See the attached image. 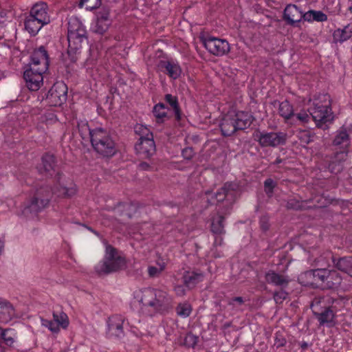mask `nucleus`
Instances as JSON below:
<instances>
[{
    "instance_id": "nucleus-14",
    "label": "nucleus",
    "mask_w": 352,
    "mask_h": 352,
    "mask_svg": "<svg viewBox=\"0 0 352 352\" xmlns=\"http://www.w3.org/2000/svg\"><path fill=\"white\" fill-rule=\"evenodd\" d=\"M124 316L118 314L112 315L108 318L107 334L109 338H121L124 336Z\"/></svg>"
},
{
    "instance_id": "nucleus-46",
    "label": "nucleus",
    "mask_w": 352,
    "mask_h": 352,
    "mask_svg": "<svg viewBox=\"0 0 352 352\" xmlns=\"http://www.w3.org/2000/svg\"><path fill=\"white\" fill-rule=\"evenodd\" d=\"M298 138L300 140L301 145L306 146L313 141V135L309 131H300L298 133Z\"/></svg>"
},
{
    "instance_id": "nucleus-50",
    "label": "nucleus",
    "mask_w": 352,
    "mask_h": 352,
    "mask_svg": "<svg viewBox=\"0 0 352 352\" xmlns=\"http://www.w3.org/2000/svg\"><path fill=\"white\" fill-rule=\"evenodd\" d=\"M288 293L281 289L274 293V299L276 303H282L287 298Z\"/></svg>"
},
{
    "instance_id": "nucleus-27",
    "label": "nucleus",
    "mask_w": 352,
    "mask_h": 352,
    "mask_svg": "<svg viewBox=\"0 0 352 352\" xmlns=\"http://www.w3.org/2000/svg\"><path fill=\"white\" fill-rule=\"evenodd\" d=\"M236 188V184L227 182L214 193V197L218 202L228 200L230 197L232 199L235 196Z\"/></svg>"
},
{
    "instance_id": "nucleus-45",
    "label": "nucleus",
    "mask_w": 352,
    "mask_h": 352,
    "mask_svg": "<svg viewBox=\"0 0 352 352\" xmlns=\"http://www.w3.org/2000/svg\"><path fill=\"white\" fill-rule=\"evenodd\" d=\"M100 4L101 0H80L78 6L80 8L85 6L87 10H92L98 8Z\"/></svg>"
},
{
    "instance_id": "nucleus-30",
    "label": "nucleus",
    "mask_w": 352,
    "mask_h": 352,
    "mask_svg": "<svg viewBox=\"0 0 352 352\" xmlns=\"http://www.w3.org/2000/svg\"><path fill=\"white\" fill-rule=\"evenodd\" d=\"M138 206L131 202L119 204L116 208V211L119 213L120 216H126L131 218L132 216L137 212Z\"/></svg>"
},
{
    "instance_id": "nucleus-13",
    "label": "nucleus",
    "mask_w": 352,
    "mask_h": 352,
    "mask_svg": "<svg viewBox=\"0 0 352 352\" xmlns=\"http://www.w3.org/2000/svg\"><path fill=\"white\" fill-rule=\"evenodd\" d=\"M46 71L27 68L23 72L26 87L32 91H38L43 84V74Z\"/></svg>"
},
{
    "instance_id": "nucleus-7",
    "label": "nucleus",
    "mask_w": 352,
    "mask_h": 352,
    "mask_svg": "<svg viewBox=\"0 0 352 352\" xmlns=\"http://www.w3.org/2000/svg\"><path fill=\"white\" fill-rule=\"evenodd\" d=\"M313 106L309 107V115L318 125V123H325L331 119V109L330 96L318 94L313 99Z\"/></svg>"
},
{
    "instance_id": "nucleus-20",
    "label": "nucleus",
    "mask_w": 352,
    "mask_h": 352,
    "mask_svg": "<svg viewBox=\"0 0 352 352\" xmlns=\"http://www.w3.org/2000/svg\"><path fill=\"white\" fill-rule=\"evenodd\" d=\"M314 316L318 320L320 326L332 327L336 323V314L330 307H326L321 310H316Z\"/></svg>"
},
{
    "instance_id": "nucleus-26",
    "label": "nucleus",
    "mask_w": 352,
    "mask_h": 352,
    "mask_svg": "<svg viewBox=\"0 0 352 352\" xmlns=\"http://www.w3.org/2000/svg\"><path fill=\"white\" fill-rule=\"evenodd\" d=\"M15 309L7 300L0 298V322L7 323L15 317Z\"/></svg>"
},
{
    "instance_id": "nucleus-12",
    "label": "nucleus",
    "mask_w": 352,
    "mask_h": 352,
    "mask_svg": "<svg viewBox=\"0 0 352 352\" xmlns=\"http://www.w3.org/2000/svg\"><path fill=\"white\" fill-rule=\"evenodd\" d=\"M203 43L206 50L214 56H223L230 52V45L225 39L210 36L205 38Z\"/></svg>"
},
{
    "instance_id": "nucleus-29",
    "label": "nucleus",
    "mask_w": 352,
    "mask_h": 352,
    "mask_svg": "<svg viewBox=\"0 0 352 352\" xmlns=\"http://www.w3.org/2000/svg\"><path fill=\"white\" fill-rule=\"evenodd\" d=\"M204 278L202 273L195 272H186L183 276V283L188 288L194 287L197 283L201 282Z\"/></svg>"
},
{
    "instance_id": "nucleus-37",
    "label": "nucleus",
    "mask_w": 352,
    "mask_h": 352,
    "mask_svg": "<svg viewBox=\"0 0 352 352\" xmlns=\"http://www.w3.org/2000/svg\"><path fill=\"white\" fill-rule=\"evenodd\" d=\"M78 129L80 135L83 140H89L93 138L94 132L96 131V128L91 129L88 123L85 121H80L78 123Z\"/></svg>"
},
{
    "instance_id": "nucleus-23",
    "label": "nucleus",
    "mask_w": 352,
    "mask_h": 352,
    "mask_svg": "<svg viewBox=\"0 0 352 352\" xmlns=\"http://www.w3.org/2000/svg\"><path fill=\"white\" fill-rule=\"evenodd\" d=\"M265 278L267 283L279 287L281 289L286 288L290 281L289 276L276 273L273 270L267 272Z\"/></svg>"
},
{
    "instance_id": "nucleus-5",
    "label": "nucleus",
    "mask_w": 352,
    "mask_h": 352,
    "mask_svg": "<svg viewBox=\"0 0 352 352\" xmlns=\"http://www.w3.org/2000/svg\"><path fill=\"white\" fill-rule=\"evenodd\" d=\"M91 144L94 151L104 157H111L117 153L116 142L108 131L96 128Z\"/></svg>"
},
{
    "instance_id": "nucleus-34",
    "label": "nucleus",
    "mask_w": 352,
    "mask_h": 352,
    "mask_svg": "<svg viewBox=\"0 0 352 352\" xmlns=\"http://www.w3.org/2000/svg\"><path fill=\"white\" fill-rule=\"evenodd\" d=\"M333 143V145L340 146L344 149H346L350 145L349 135L345 129L342 128L337 132Z\"/></svg>"
},
{
    "instance_id": "nucleus-42",
    "label": "nucleus",
    "mask_w": 352,
    "mask_h": 352,
    "mask_svg": "<svg viewBox=\"0 0 352 352\" xmlns=\"http://www.w3.org/2000/svg\"><path fill=\"white\" fill-rule=\"evenodd\" d=\"M53 318L58 324L59 327L66 329L69 325V318L67 314L64 312L53 313Z\"/></svg>"
},
{
    "instance_id": "nucleus-44",
    "label": "nucleus",
    "mask_w": 352,
    "mask_h": 352,
    "mask_svg": "<svg viewBox=\"0 0 352 352\" xmlns=\"http://www.w3.org/2000/svg\"><path fill=\"white\" fill-rule=\"evenodd\" d=\"M311 199L312 201L308 204L311 206V208H324L329 204V201L322 196H316Z\"/></svg>"
},
{
    "instance_id": "nucleus-64",
    "label": "nucleus",
    "mask_w": 352,
    "mask_h": 352,
    "mask_svg": "<svg viewBox=\"0 0 352 352\" xmlns=\"http://www.w3.org/2000/svg\"><path fill=\"white\" fill-rule=\"evenodd\" d=\"M221 235H218L216 236L214 240V244L221 245L223 241V239L221 236Z\"/></svg>"
},
{
    "instance_id": "nucleus-60",
    "label": "nucleus",
    "mask_w": 352,
    "mask_h": 352,
    "mask_svg": "<svg viewBox=\"0 0 352 352\" xmlns=\"http://www.w3.org/2000/svg\"><path fill=\"white\" fill-rule=\"evenodd\" d=\"M302 20L308 22H312V10L305 13L302 11Z\"/></svg>"
},
{
    "instance_id": "nucleus-18",
    "label": "nucleus",
    "mask_w": 352,
    "mask_h": 352,
    "mask_svg": "<svg viewBox=\"0 0 352 352\" xmlns=\"http://www.w3.org/2000/svg\"><path fill=\"white\" fill-rule=\"evenodd\" d=\"M31 18L37 19L47 25L50 22V16L49 14V8L46 3L40 1L35 3L31 8L30 14Z\"/></svg>"
},
{
    "instance_id": "nucleus-22",
    "label": "nucleus",
    "mask_w": 352,
    "mask_h": 352,
    "mask_svg": "<svg viewBox=\"0 0 352 352\" xmlns=\"http://www.w3.org/2000/svg\"><path fill=\"white\" fill-rule=\"evenodd\" d=\"M55 157L51 154H45L41 159V164L37 167L38 172L46 176H52L56 171Z\"/></svg>"
},
{
    "instance_id": "nucleus-53",
    "label": "nucleus",
    "mask_w": 352,
    "mask_h": 352,
    "mask_svg": "<svg viewBox=\"0 0 352 352\" xmlns=\"http://www.w3.org/2000/svg\"><path fill=\"white\" fill-rule=\"evenodd\" d=\"M41 120L46 124L52 123L56 121V117L53 113H47L41 116Z\"/></svg>"
},
{
    "instance_id": "nucleus-3",
    "label": "nucleus",
    "mask_w": 352,
    "mask_h": 352,
    "mask_svg": "<svg viewBox=\"0 0 352 352\" xmlns=\"http://www.w3.org/2000/svg\"><path fill=\"white\" fill-rule=\"evenodd\" d=\"M126 267V260L124 254L112 245H107L104 258L95 266V271L102 276L124 270Z\"/></svg>"
},
{
    "instance_id": "nucleus-38",
    "label": "nucleus",
    "mask_w": 352,
    "mask_h": 352,
    "mask_svg": "<svg viewBox=\"0 0 352 352\" xmlns=\"http://www.w3.org/2000/svg\"><path fill=\"white\" fill-rule=\"evenodd\" d=\"M166 107L163 103L155 104L153 109V113L157 122H163L164 118H167Z\"/></svg>"
},
{
    "instance_id": "nucleus-35",
    "label": "nucleus",
    "mask_w": 352,
    "mask_h": 352,
    "mask_svg": "<svg viewBox=\"0 0 352 352\" xmlns=\"http://www.w3.org/2000/svg\"><path fill=\"white\" fill-rule=\"evenodd\" d=\"M24 23L25 30L32 35H36L41 28L45 25L38 21L37 19L31 18L30 15L26 17Z\"/></svg>"
},
{
    "instance_id": "nucleus-28",
    "label": "nucleus",
    "mask_w": 352,
    "mask_h": 352,
    "mask_svg": "<svg viewBox=\"0 0 352 352\" xmlns=\"http://www.w3.org/2000/svg\"><path fill=\"white\" fill-rule=\"evenodd\" d=\"M352 36V23H349L344 28H338L333 33V41L334 43H343Z\"/></svg>"
},
{
    "instance_id": "nucleus-25",
    "label": "nucleus",
    "mask_w": 352,
    "mask_h": 352,
    "mask_svg": "<svg viewBox=\"0 0 352 352\" xmlns=\"http://www.w3.org/2000/svg\"><path fill=\"white\" fill-rule=\"evenodd\" d=\"M324 282L323 286L329 288L333 289L338 287L341 282L342 277L339 272L336 270H329L323 268Z\"/></svg>"
},
{
    "instance_id": "nucleus-48",
    "label": "nucleus",
    "mask_w": 352,
    "mask_h": 352,
    "mask_svg": "<svg viewBox=\"0 0 352 352\" xmlns=\"http://www.w3.org/2000/svg\"><path fill=\"white\" fill-rule=\"evenodd\" d=\"M276 182L271 178L267 179L264 182L265 191L268 195H271L273 193L274 189L276 187Z\"/></svg>"
},
{
    "instance_id": "nucleus-2",
    "label": "nucleus",
    "mask_w": 352,
    "mask_h": 352,
    "mask_svg": "<svg viewBox=\"0 0 352 352\" xmlns=\"http://www.w3.org/2000/svg\"><path fill=\"white\" fill-rule=\"evenodd\" d=\"M67 24V55L70 63H74L78 60L82 43L87 41V32L82 22L76 16H71Z\"/></svg>"
},
{
    "instance_id": "nucleus-10",
    "label": "nucleus",
    "mask_w": 352,
    "mask_h": 352,
    "mask_svg": "<svg viewBox=\"0 0 352 352\" xmlns=\"http://www.w3.org/2000/svg\"><path fill=\"white\" fill-rule=\"evenodd\" d=\"M67 97V87L63 81L55 82L49 90L46 100L50 106L58 107L63 104Z\"/></svg>"
},
{
    "instance_id": "nucleus-9",
    "label": "nucleus",
    "mask_w": 352,
    "mask_h": 352,
    "mask_svg": "<svg viewBox=\"0 0 352 352\" xmlns=\"http://www.w3.org/2000/svg\"><path fill=\"white\" fill-rule=\"evenodd\" d=\"M331 261L335 267L338 270L349 274L352 277V256L336 258L331 252H324L318 258V263L329 264Z\"/></svg>"
},
{
    "instance_id": "nucleus-55",
    "label": "nucleus",
    "mask_w": 352,
    "mask_h": 352,
    "mask_svg": "<svg viewBox=\"0 0 352 352\" xmlns=\"http://www.w3.org/2000/svg\"><path fill=\"white\" fill-rule=\"evenodd\" d=\"M260 226L263 231H267L269 229V218L267 216H263L260 219Z\"/></svg>"
},
{
    "instance_id": "nucleus-19",
    "label": "nucleus",
    "mask_w": 352,
    "mask_h": 352,
    "mask_svg": "<svg viewBox=\"0 0 352 352\" xmlns=\"http://www.w3.org/2000/svg\"><path fill=\"white\" fill-rule=\"evenodd\" d=\"M283 19L291 26H296L302 21V10L295 4H288L284 9Z\"/></svg>"
},
{
    "instance_id": "nucleus-1",
    "label": "nucleus",
    "mask_w": 352,
    "mask_h": 352,
    "mask_svg": "<svg viewBox=\"0 0 352 352\" xmlns=\"http://www.w3.org/2000/svg\"><path fill=\"white\" fill-rule=\"evenodd\" d=\"M141 311L149 316L164 314L173 307V298L164 289L148 288L142 292Z\"/></svg>"
},
{
    "instance_id": "nucleus-11",
    "label": "nucleus",
    "mask_w": 352,
    "mask_h": 352,
    "mask_svg": "<svg viewBox=\"0 0 352 352\" xmlns=\"http://www.w3.org/2000/svg\"><path fill=\"white\" fill-rule=\"evenodd\" d=\"M50 60L49 54L44 46H40L35 49L30 56V61L28 65V68L38 69L39 71H47L49 68Z\"/></svg>"
},
{
    "instance_id": "nucleus-61",
    "label": "nucleus",
    "mask_w": 352,
    "mask_h": 352,
    "mask_svg": "<svg viewBox=\"0 0 352 352\" xmlns=\"http://www.w3.org/2000/svg\"><path fill=\"white\" fill-rule=\"evenodd\" d=\"M175 292L177 296H183L186 294V290L182 285H177L175 287Z\"/></svg>"
},
{
    "instance_id": "nucleus-52",
    "label": "nucleus",
    "mask_w": 352,
    "mask_h": 352,
    "mask_svg": "<svg viewBox=\"0 0 352 352\" xmlns=\"http://www.w3.org/2000/svg\"><path fill=\"white\" fill-rule=\"evenodd\" d=\"M197 337L192 333L187 334L185 338V343L189 347H194L197 343Z\"/></svg>"
},
{
    "instance_id": "nucleus-41",
    "label": "nucleus",
    "mask_w": 352,
    "mask_h": 352,
    "mask_svg": "<svg viewBox=\"0 0 352 352\" xmlns=\"http://www.w3.org/2000/svg\"><path fill=\"white\" fill-rule=\"evenodd\" d=\"M176 312L179 316L186 318L190 315L192 312V307L187 302L179 303L176 307Z\"/></svg>"
},
{
    "instance_id": "nucleus-54",
    "label": "nucleus",
    "mask_w": 352,
    "mask_h": 352,
    "mask_svg": "<svg viewBox=\"0 0 352 352\" xmlns=\"http://www.w3.org/2000/svg\"><path fill=\"white\" fill-rule=\"evenodd\" d=\"M286 340L278 333L276 334L275 340H274V346L277 348L284 346L286 344Z\"/></svg>"
},
{
    "instance_id": "nucleus-40",
    "label": "nucleus",
    "mask_w": 352,
    "mask_h": 352,
    "mask_svg": "<svg viewBox=\"0 0 352 352\" xmlns=\"http://www.w3.org/2000/svg\"><path fill=\"white\" fill-rule=\"evenodd\" d=\"M135 132L140 135L138 140H142L147 138L151 139L153 138V133L148 128L142 124H137L135 127Z\"/></svg>"
},
{
    "instance_id": "nucleus-63",
    "label": "nucleus",
    "mask_w": 352,
    "mask_h": 352,
    "mask_svg": "<svg viewBox=\"0 0 352 352\" xmlns=\"http://www.w3.org/2000/svg\"><path fill=\"white\" fill-rule=\"evenodd\" d=\"M1 336H2V338H3V340H5V342L7 345H12L13 343H14V340L11 337H9V338H6L5 337V333L4 332H3L1 333Z\"/></svg>"
},
{
    "instance_id": "nucleus-58",
    "label": "nucleus",
    "mask_w": 352,
    "mask_h": 352,
    "mask_svg": "<svg viewBox=\"0 0 352 352\" xmlns=\"http://www.w3.org/2000/svg\"><path fill=\"white\" fill-rule=\"evenodd\" d=\"M236 303L239 305H241L244 303V299L241 296H238V297H234L228 301V305L233 306V307L235 306Z\"/></svg>"
},
{
    "instance_id": "nucleus-56",
    "label": "nucleus",
    "mask_w": 352,
    "mask_h": 352,
    "mask_svg": "<svg viewBox=\"0 0 352 352\" xmlns=\"http://www.w3.org/2000/svg\"><path fill=\"white\" fill-rule=\"evenodd\" d=\"M182 155L185 159L190 160L194 155V151L190 147L185 148L182 150Z\"/></svg>"
},
{
    "instance_id": "nucleus-31",
    "label": "nucleus",
    "mask_w": 352,
    "mask_h": 352,
    "mask_svg": "<svg viewBox=\"0 0 352 352\" xmlns=\"http://www.w3.org/2000/svg\"><path fill=\"white\" fill-rule=\"evenodd\" d=\"M274 103H278V113L285 119V121H287L292 117L295 116L293 106L288 100H286L281 102L274 101Z\"/></svg>"
},
{
    "instance_id": "nucleus-8",
    "label": "nucleus",
    "mask_w": 352,
    "mask_h": 352,
    "mask_svg": "<svg viewBox=\"0 0 352 352\" xmlns=\"http://www.w3.org/2000/svg\"><path fill=\"white\" fill-rule=\"evenodd\" d=\"M286 133L259 131L256 135L255 140L261 147H277L284 145L287 141Z\"/></svg>"
},
{
    "instance_id": "nucleus-17",
    "label": "nucleus",
    "mask_w": 352,
    "mask_h": 352,
    "mask_svg": "<svg viewBox=\"0 0 352 352\" xmlns=\"http://www.w3.org/2000/svg\"><path fill=\"white\" fill-rule=\"evenodd\" d=\"M231 206H226L224 208L217 212V217L212 219L211 232L215 235H223L226 233L224 229L225 215L230 213Z\"/></svg>"
},
{
    "instance_id": "nucleus-39",
    "label": "nucleus",
    "mask_w": 352,
    "mask_h": 352,
    "mask_svg": "<svg viewBox=\"0 0 352 352\" xmlns=\"http://www.w3.org/2000/svg\"><path fill=\"white\" fill-rule=\"evenodd\" d=\"M111 24V22H104L96 19L95 24L91 28V30L95 34L103 35L108 30Z\"/></svg>"
},
{
    "instance_id": "nucleus-32",
    "label": "nucleus",
    "mask_w": 352,
    "mask_h": 352,
    "mask_svg": "<svg viewBox=\"0 0 352 352\" xmlns=\"http://www.w3.org/2000/svg\"><path fill=\"white\" fill-rule=\"evenodd\" d=\"M76 192V188L74 186L67 187L61 185L60 183L56 185L52 190V195L54 194L58 197L69 198L74 195Z\"/></svg>"
},
{
    "instance_id": "nucleus-4",
    "label": "nucleus",
    "mask_w": 352,
    "mask_h": 352,
    "mask_svg": "<svg viewBox=\"0 0 352 352\" xmlns=\"http://www.w3.org/2000/svg\"><path fill=\"white\" fill-rule=\"evenodd\" d=\"M253 116L246 111H238L227 114L221 120L220 129L223 136H230L237 131H243L250 126Z\"/></svg>"
},
{
    "instance_id": "nucleus-62",
    "label": "nucleus",
    "mask_w": 352,
    "mask_h": 352,
    "mask_svg": "<svg viewBox=\"0 0 352 352\" xmlns=\"http://www.w3.org/2000/svg\"><path fill=\"white\" fill-rule=\"evenodd\" d=\"M138 167L142 170H148L151 168L149 164H148L147 162H144L140 163L138 165Z\"/></svg>"
},
{
    "instance_id": "nucleus-21",
    "label": "nucleus",
    "mask_w": 352,
    "mask_h": 352,
    "mask_svg": "<svg viewBox=\"0 0 352 352\" xmlns=\"http://www.w3.org/2000/svg\"><path fill=\"white\" fill-rule=\"evenodd\" d=\"M158 69L166 74L173 79L178 78L182 74V68L179 65L173 60H162L157 64Z\"/></svg>"
},
{
    "instance_id": "nucleus-49",
    "label": "nucleus",
    "mask_w": 352,
    "mask_h": 352,
    "mask_svg": "<svg viewBox=\"0 0 352 352\" xmlns=\"http://www.w3.org/2000/svg\"><path fill=\"white\" fill-rule=\"evenodd\" d=\"M327 16L322 11H316L312 10V22L318 21V22H324L327 21Z\"/></svg>"
},
{
    "instance_id": "nucleus-24",
    "label": "nucleus",
    "mask_w": 352,
    "mask_h": 352,
    "mask_svg": "<svg viewBox=\"0 0 352 352\" xmlns=\"http://www.w3.org/2000/svg\"><path fill=\"white\" fill-rule=\"evenodd\" d=\"M346 158L347 151L346 150L336 153L329 164V170L333 174L340 173L344 168V163Z\"/></svg>"
},
{
    "instance_id": "nucleus-57",
    "label": "nucleus",
    "mask_w": 352,
    "mask_h": 352,
    "mask_svg": "<svg viewBox=\"0 0 352 352\" xmlns=\"http://www.w3.org/2000/svg\"><path fill=\"white\" fill-rule=\"evenodd\" d=\"M296 118L302 123H307L309 120V115L306 112H300L296 115Z\"/></svg>"
},
{
    "instance_id": "nucleus-51",
    "label": "nucleus",
    "mask_w": 352,
    "mask_h": 352,
    "mask_svg": "<svg viewBox=\"0 0 352 352\" xmlns=\"http://www.w3.org/2000/svg\"><path fill=\"white\" fill-rule=\"evenodd\" d=\"M164 265H161L160 267L150 266L148 268V273L150 277L158 276L161 272L164 270Z\"/></svg>"
},
{
    "instance_id": "nucleus-16",
    "label": "nucleus",
    "mask_w": 352,
    "mask_h": 352,
    "mask_svg": "<svg viewBox=\"0 0 352 352\" xmlns=\"http://www.w3.org/2000/svg\"><path fill=\"white\" fill-rule=\"evenodd\" d=\"M136 154L142 159H150L156 152L155 141L151 138L138 140L135 145Z\"/></svg>"
},
{
    "instance_id": "nucleus-33",
    "label": "nucleus",
    "mask_w": 352,
    "mask_h": 352,
    "mask_svg": "<svg viewBox=\"0 0 352 352\" xmlns=\"http://www.w3.org/2000/svg\"><path fill=\"white\" fill-rule=\"evenodd\" d=\"M312 201V199L299 200L296 198L289 199L287 202L286 207L287 209L295 210H305L311 209V206L308 204Z\"/></svg>"
},
{
    "instance_id": "nucleus-6",
    "label": "nucleus",
    "mask_w": 352,
    "mask_h": 352,
    "mask_svg": "<svg viewBox=\"0 0 352 352\" xmlns=\"http://www.w3.org/2000/svg\"><path fill=\"white\" fill-rule=\"evenodd\" d=\"M52 197V189L48 186L36 188L29 201L25 204L23 213L25 216L36 215L46 208Z\"/></svg>"
},
{
    "instance_id": "nucleus-43",
    "label": "nucleus",
    "mask_w": 352,
    "mask_h": 352,
    "mask_svg": "<svg viewBox=\"0 0 352 352\" xmlns=\"http://www.w3.org/2000/svg\"><path fill=\"white\" fill-rule=\"evenodd\" d=\"M42 326L47 328L51 332L58 333L60 331L58 324L54 320H50L45 318H41Z\"/></svg>"
},
{
    "instance_id": "nucleus-47",
    "label": "nucleus",
    "mask_w": 352,
    "mask_h": 352,
    "mask_svg": "<svg viewBox=\"0 0 352 352\" xmlns=\"http://www.w3.org/2000/svg\"><path fill=\"white\" fill-rule=\"evenodd\" d=\"M96 19L104 22H111L110 9L107 7H102L97 13Z\"/></svg>"
},
{
    "instance_id": "nucleus-15",
    "label": "nucleus",
    "mask_w": 352,
    "mask_h": 352,
    "mask_svg": "<svg viewBox=\"0 0 352 352\" xmlns=\"http://www.w3.org/2000/svg\"><path fill=\"white\" fill-rule=\"evenodd\" d=\"M323 268L311 270L301 273L298 277L299 282L305 286L318 287L323 285Z\"/></svg>"
},
{
    "instance_id": "nucleus-59",
    "label": "nucleus",
    "mask_w": 352,
    "mask_h": 352,
    "mask_svg": "<svg viewBox=\"0 0 352 352\" xmlns=\"http://www.w3.org/2000/svg\"><path fill=\"white\" fill-rule=\"evenodd\" d=\"M320 299L318 298H315L311 304V309L312 310L313 314H314V311L316 310H321L320 308Z\"/></svg>"
},
{
    "instance_id": "nucleus-36",
    "label": "nucleus",
    "mask_w": 352,
    "mask_h": 352,
    "mask_svg": "<svg viewBox=\"0 0 352 352\" xmlns=\"http://www.w3.org/2000/svg\"><path fill=\"white\" fill-rule=\"evenodd\" d=\"M164 100L173 109L176 120H179L182 117V111L179 105L177 97L168 94L165 95Z\"/></svg>"
}]
</instances>
